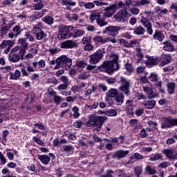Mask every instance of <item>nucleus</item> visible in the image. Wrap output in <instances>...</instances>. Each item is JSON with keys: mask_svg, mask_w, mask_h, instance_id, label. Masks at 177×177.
<instances>
[{"mask_svg": "<svg viewBox=\"0 0 177 177\" xmlns=\"http://www.w3.org/2000/svg\"><path fill=\"white\" fill-rule=\"evenodd\" d=\"M145 57L148 60L146 62L147 67H153V66H156L157 64V60L153 58V57L147 55Z\"/></svg>", "mask_w": 177, "mask_h": 177, "instance_id": "nucleus-23", "label": "nucleus"}, {"mask_svg": "<svg viewBox=\"0 0 177 177\" xmlns=\"http://www.w3.org/2000/svg\"><path fill=\"white\" fill-rule=\"evenodd\" d=\"M163 50L167 52H174V50H175L174 45H172L171 41H165L163 43Z\"/></svg>", "mask_w": 177, "mask_h": 177, "instance_id": "nucleus-21", "label": "nucleus"}, {"mask_svg": "<svg viewBox=\"0 0 177 177\" xmlns=\"http://www.w3.org/2000/svg\"><path fill=\"white\" fill-rule=\"evenodd\" d=\"M118 90L111 88L109 92L106 93L107 97H115L118 94Z\"/></svg>", "mask_w": 177, "mask_h": 177, "instance_id": "nucleus-36", "label": "nucleus"}, {"mask_svg": "<svg viewBox=\"0 0 177 177\" xmlns=\"http://www.w3.org/2000/svg\"><path fill=\"white\" fill-rule=\"evenodd\" d=\"M93 3H94V5L95 6H109V3L102 2V1H100V0H94Z\"/></svg>", "mask_w": 177, "mask_h": 177, "instance_id": "nucleus-44", "label": "nucleus"}, {"mask_svg": "<svg viewBox=\"0 0 177 177\" xmlns=\"http://www.w3.org/2000/svg\"><path fill=\"white\" fill-rule=\"evenodd\" d=\"M88 118V120L86 122V127H97L95 130L98 131L102 129L103 122L107 120L106 116H96L93 114H90Z\"/></svg>", "mask_w": 177, "mask_h": 177, "instance_id": "nucleus-3", "label": "nucleus"}, {"mask_svg": "<svg viewBox=\"0 0 177 177\" xmlns=\"http://www.w3.org/2000/svg\"><path fill=\"white\" fill-rule=\"evenodd\" d=\"M62 3L66 8H70V6H75L77 3L75 1H73V0H62Z\"/></svg>", "mask_w": 177, "mask_h": 177, "instance_id": "nucleus-38", "label": "nucleus"}, {"mask_svg": "<svg viewBox=\"0 0 177 177\" xmlns=\"http://www.w3.org/2000/svg\"><path fill=\"white\" fill-rule=\"evenodd\" d=\"M145 157L142 155H140L139 153H135L133 156L130 157L129 164H132V162H135V161H138V160H143Z\"/></svg>", "mask_w": 177, "mask_h": 177, "instance_id": "nucleus-22", "label": "nucleus"}, {"mask_svg": "<svg viewBox=\"0 0 177 177\" xmlns=\"http://www.w3.org/2000/svg\"><path fill=\"white\" fill-rule=\"evenodd\" d=\"M112 6H116L115 8V11H116L118 9H121L124 8L125 6V3H124V2L122 1H119V2H115V3L112 4Z\"/></svg>", "mask_w": 177, "mask_h": 177, "instance_id": "nucleus-51", "label": "nucleus"}, {"mask_svg": "<svg viewBox=\"0 0 177 177\" xmlns=\"http://www.w3.org/2000/svg\"><path fill=\"white\" fill-rule=\"evenodd\" d=\"M135 3L134 6H146V5H149L150 0H140V1H133Z\"/></svg>", "mask_w": 177, "mask_h": 177, "instance_id": "nucleus-34", "label": "nucleus"}, {"mask_svg": "<svg viewBox=\"0 0 177 177\" xmlns=\"http://www.w3.org/2000/svg\"><path fill=\"white\" fill-rule=\"evenodd\" d=\"M145 113V109L143 108L138 107L135 111V114L137 117H140L142 114Z\"/></svg>", "mask_w": 177, "mask_h": 177, "instance_id": "nucleus-52", "label": "nucleus"}, {"mask_svg": "<svg viewBox=\"0 0 177 177\" xmlns=\"http://www.w3.org/2000/svg\"><path fill=\"white\" fill-rule=\"evenodd\" d=\"M143 106L148 109H151L156 106V101L154 100H147L142 103Z\"/></svg>", "mask_w": 177, "mask_h": 177, "instance_id": "nucleus-25", "label": "nucleus"}, {"mask_svg": "<svg viewBox=\"0 0 177 177\" xmlns=\"http://www.w3.org/2000/svg\"><path fill=\"white\" fill-rule=\"evenodd\" d=\"M156 15V10L153 11H151V9L147 8L144 12L140 13L141 17H143V16L144 17L145 16V17H149V15Z\"/></svg>", "mask_w": 177, "mask_h": 177, "instance_id": "nucleus-35", "label": "nucleus"}, {"mask_svg": "<svg viewBox=\"0 0 177 177\" xmlns=\"http://www.w3.org/2000/svg\"><path fill=\"white\" fill-rule=\"evenodd\" d=\"M65 17L68 21H73V20L78 21V19H80V17L77 14H66Z\"/></svg>", "mask_w": 177, "mask_h": 177, "instance_id": "nucleus-28", "label": "nucleus"}, {"mask_svg": "<svg viewBox=\"0 0 177 177\" xmlns=\"http://www.w3.org/2000/svg\"><path fill=\"white\" fill-rule=\"evenodd\" d=\"M75 66L84 68L86 66V62L84 60L78 59L76 61Z\"/></svg>", "mask_w": 177, "mask_h": 177, "instance_id": "nucleus-42", "label": "nucleus"}, {"mask_svg": "<svg viewBox=\"0 0 177 177\" xmlns=\"http://www.w3.org/2000/svg\"><path fill=\"white\" fill-rule=\"evenodd\" d=\"M133 105V100H128L126 101V109H131Z\"/></svg>", "mask_w": 177, "mask_h": 177, "instance_id": "nucleus-64", "label": "nucleus"}, {"mask_svg": "<svg viewBox=\"0 0 177 177\" xmlns=\"http://www.w3.org/2000/svg\"><path fill=\"white\" fill-rule=\"evenodd\" d=\"M156 88H158V89H159L160 92H161V93H165V91L164 90V88H162V82H158L155 84Z\"/></svg>", "mask_w": 177, "mask_h": 177, "instance_id": "nucleus-56", "label": "nucleus"}, {"mask_svg": "<svg viewBox=\"0 0 177 177\" xmlns=\"http://www.w3.org/2000/svg\"><path fill=\"white\" fill-rule=\"evenodd\" d=\"M106 115H107L108 117H115L117 115V111L114 109L106 111Z\"/></svg>", "mask_w": 177, "mask_h": 177, "instance_id": "nucleus-45", "label": "nucleus"}, {"mask_svg": "<svg viewBox=\"0 0 177 177\" xmlns=\"http://www.w3.org/2000/svg\"><path fill=\"white\" fill-rule=\"evenodd\" d=\"M133 170H134V174L136 176H139L140 175V174H142V172H143V169L140 166H137L134 167Z\"/></svg>", "mask_w": 177, "mask_h": 177, "instance_id": "nucleus-50", "label": "nucleus"}, {"mask_svg": "<svg viewBox=\"0 0 177 177\" xmlns=\"http://www.w3.org/2000/svg\"><path fill=\"white\" fill-rule=\"evenodd\" d=\"M147 131H150L149 129H147V130H145V129H142V130L140 131V138H146V136H147Z\"/></svg>", "mask_w": 177, "mask_h": 177, "instance_id": "nucleus-62", "label": "nucleus"}, {"mask_svg": "<svg viewBox=\"0 0 177 177\" xmlns=\"http://www.w3.org/2000/svg\"><path fill=\"white\" fill-rule=\"evenodd\" d=\"M20 71L16 70L15 73H10V79L14 80V81H16V80H19L21 75Z\"/></svg>", "mask_w": 177, "mask_h": 177, "instance_id": "nucleus-40", "label": "nucleus"}, {"mask_svg": "<svg viewBox=\"0 0 177 177\" xmlns=\"http://www.w3.org/2000/svg\"><path fill=\"white\" fill-rule=\"evenodd\" d=\"M142 89L149 99H154L157 96V94H154L153 92V88L150 84L142 86Z\"/></svg>", "mask_w": 177, "mask_h": 177, "instance_id": "nucleus-13", "label": "nucleus"}, {"mask_svg": "<svg viewBox=\"0 0 177 177\" xmlns=\"http://www.w3.org/2000/svg\"><path fill=\"white\" fill-rule=\"evenodd\" d=\"M86 69L88 70V71H91L94 74H96V73H97L99 71V69L96 68V66H93V65H91V64H89L87 66Z\"/></svg>", "mask_w": 177, "mask_h": 177, "instance_id": "nucleus-48", "label": "nucleus"}, {"mask_svg": "<svg viewBox=\"0 0 177 177\" xmlns=\"http://www.w3.org/2000/svg\"><path fill=\"white\" fill-rule=\"evenodd\" d=\"M115 102L118 106H121L122 103H124V95L122 94V93H119L116 96H115Z\"/></svg>", "mask_w": 177, "mask_h": 177, "instance_id": "nucleus-30", "label": "nucleus"}, {"mask_svg": "<svg viewBox=\"0 0 177 177\" xmlns=\"http://www.w3.org/2000/svg\"><path fill=\"white\" fill-rule=\"evenodd\" d=\"M115 6L111 5L104 9L105 12H103V17H111L115 13Z\"/></svg>", "mask_w": 177, "mask_h": 177, "instance_id": "nucleus-15", "label": "nucleus"}, {"mask_svg": "<svg viewBox=\"0 0 177 177\" xmlns=\"http://www.w3.org/2000/svg\"><path fill=\"white\" fill-rule=\"evenodd\" d=\"M74 26H64L59 25L58 29L57 39L59 41H64V39H70V38H80L85 35V30L82 29L74 30Z\"/></svg>", "mask_w": 177, "mask_h": 177, "instance_id": "nucleus-1", "label": "nucleus"}, {"mask_svg": "<svg viewBox=\"0 0 177 177\" xmlns=\"http://www.w3.org/2000/svg\"><path fill=\"white\" fill-rule=\"evenodd\" d=\"M99 106V103L98 102H94V104L93 105H88L86 104L84 106V109H86V110H88L89 109H97V106Z\"/></svg>", "mask_w": 177, "mask_h": 177, "instance_id": "nucleus-55", "label": "nucleus"}, {"mask_svg": "<svg viewBox=\"0 0 177 177\" xmlns=\"http://www.w3.org/2000/svg\"><path fill=\"white\" fill-rule=\"evenodd\" d=\"M42 24L39 23L38 24H36L33 26V34L36 35V39L38 41H41L44 39V38L46 37V35L45 32H44V30H42Z\"/></svg>", "mask_w": 177, "mask_h": 177, "instance_id": "nucleus-6", "label": "nucleus"}, {"mask_svg": "<svg viewBox=\"0 0 177 177\" xmlns=\"http://www.w3.org/2000/svg\"><path fill=\"white\" fill-rule=\"evenodd\" d=\"M77 46V42L73 40H66L61 43V49H73Z\"/></svg>", "mask_w": 177, "mask_h": 177, "instance_id": "nucleus-14", "label": "nucleus"}, {"mask_svg": "<svg viewBox=\"0 0 177 177\" xmlns=\"http://www.w3.org/2000/svg\"><path fill=\"white\" fill-rule=\"evenodd\" d=\"M37 158L42 164H44V165H48L50 161V158L46 155H38Z\"/></svg>", "mask_w": 177, "mask_h": 177, "instance_id": "nucleus-20", "label": "nucleus"}, {"mask_svg": "<svg viewBox=\"0 0 177 177\" xmlns=\"http://www.w3.org/2000/svg\"><path fill=\"white\" fill-rule=\"evenodd\" d=\"M48 84H53V85H57V80L55 77H50L47 80Z\"/></svg>", "mask_w": 177, "mask_h": 177, "instance_id": "nucleus-58", "label": "nucleus"}, {"mask_svg": "<svg viewBox=\"0 0 177 177\" xmlns=\"http://www.w3.org/2000/svg\"><path fill=\"white\" fill-rule=\"evenodd\" d=\"M177 126V118L174 119L172 117L164 118L161 124V128L162 129H167L168 128H172V127Z\"/></svg>", "mask_w": 177, "mask_h": 177, "instance_id": "nucleus-8", "label": "nucleus"}, {"mask_svg": "<svg viewBox=\"0 0 177 177\" xmlns=\"http://www.w3.org/2000/svg\"><path fill=\"white\" fill-rule=\"evenodd\" d=\"M145 172L149 174V175H154L156 172H157V170H156V167L152 168L150 166H147L145 168Z\"/></svg>", "mask_w": 177, "mask_h": 177, "instance_id": "nucleus-41", "label": "nucleus"}, {"mask_svg": "<svg viewBox=\"0 0 177 177\" xmlns=\"http://www.w3.org/2000/svg\"><path fill=\"white\" fill-rule=\"evenodd\" d=\"M175 88H176L175 83L169 82L167 84V92H169V95H172V93H175Z\"/></svg>", "mask_w": 177, "mask_h": 177, "instance_id": "nucleus-37", "label": "nucleus"}, {"mask_svg": "<svg viewBox=\"0 0 177 177\" xmlns=\"http://www.w3.org/2000/svg\"><path fill=\"white\" fill-rule=\"evenodd\" d=\"M45 64L46 63L44 59H41L38 62H32V66L35 67V68H37V67H38V68H44L45 67Z\"/></svg>", "mask_w": 177, "mask_h": 177, "instance_id": "nucleus-29", "label": "nucleus"}, {"mask_svg": "<svg viewBox=\"0 0 177 177\" xmlns=\"http://www.w3.org/2000/svg\"><path fill=\"white\" fill-rule=\"evenodd\" d=\"M145 32L146 30L144 29L143 26H139L134 28L133 33L136 34V35H143Z\"/></svg>", "mask_w": 177, "mask_h": 177, "instance_id": "nucleus-31", "label": "nucleus"}, {"mask_svg": "<svg viewBox=\"0 0 177 177\" xmlns=\"http://www.w3.org/2000/svg\"><path fill=\"white\" fill-rule=\"evenodd\" d=\"M106 49L104 48H99L97 52L90 55L89 63L91 64H96L103 59V54L105 53Z\"/></svg>", "mask_w": 177, "mask_h": 177, "instance_id": "nucleus-5", "label": "nucleus"}, {"mask_svg": "<svg viewBox=\"0 0 177 177\" xmlns=\"http://www.w3.org/2000/svg\"><path fill=\"white\" fill-rule=\"evenodd\" d=\"M45 6L43 3H37L32 6V10H41Z\"/></svg>", "mask_w": 177, "mask_h": 177, "instance_id": "nucleus-43", "label": "nucleus"}, {"mask_svg": "<svg viewBox=\"0 0 177 177\" xmlns=\"http://www.w3.org/2000/svg\"><path fill=\"white\" fill-rule=\"evenodd\" d=\"M21 34V28L19 26H16L8 34L9 38L12 39L14 37H17Z\"/></svg>", "mask_w": 177, "mask_h": 177, "instance_id": "nucleus-18", "label": "nucleus"}, {"mask_svg": "<svg viewBox=\"0 0 177 177\" xmlns=\"http://www.w3.org/2000/svg\"><path fill=\"white\" fill-rule=\"evenodd\" d=\"M21 57V55H17V54H14L12 55L9 56V60L10 62H12L13 63H16V62H19L20 60V58Z\"/></svg>", "mask_w": 177, "mask_h": 177, "instance_id": "nucleus-39", "label": "nucleus"}, {"mask_svg": "<svg viewBox=\"0 0 177 177\" xmlns=\"http://www.w3.org/2000/svg\"><path fill=\"white\" fill-rule=\"evenodd\" d=\"M73 64V60L66 55H62L56 59V66L54 70H59L60 67H66V70L70 68Z\"/></svg>", "mask_w": 177, "mask_h": 177, "instance_id": "nucleus-4", "label": "nucleus"}, {"mask_svg": "<svg viewBox=\"0 0 177 177\" xmlns=\"http://www.w3.org/2000/svg\"><path fill=\"white\" fill-rule=\"evenodd\" d=\"M165 37L164 36V33L160 30H156L155 33L153 35V39L159 41L160 42H162Z\"/></svg>", "mask_w": 177, "mask_h": 177, "instance_id": "nucleus-19", "label": "nucleus"}, {"mask_svg": "<svg viewBox=\"0 0 177 177\" xmlns=\"http://www.w3.org/2000/svg\"><path fill=\"white\" fill-rule=\"evenodd\" d=\"M141 24L147 28V32L151 35L153 34V29L151 28V23L149 21V17L142 16L141 19Z\"/></svg>", "mask_w": 177, "mask_h": 177, "instance_id": "nucleus-12", "label": "nucleus"}, {"mask_svg": "<svg viewBox=\"0 0 177 177\" xmlns=\"http://www.w3.org/2000/svg\"><path fill=\"white\" fill-rule=\"evenodd\" d=\"M93 41L95 42V44H106V42H111L112 44H115L117 42V40H115L113 37H103L102 36L95 35L93 38Z\"/></svg>", "mask_w": 177, "mask_h": 177, "instance_id": "nucleus-10", "label": "nucleus"}, {"mask_svg": "<svg viewBox=\"0 0 177 177\" xmlns=\"http://www.w3.org/2000/svg\"><path fill=\"white\" fill-rule=\"evenodd\" d=\"M13 42L10 40H4L0 44V50L2 51L3 49H6L7 46H12Z\"/></svg>", "mask_w": 177, "mask_h": 177, "instance_id": "nucleus-32", "label": "nucleus"}, {"mask_svg": "<svg viewBox=\"0 0 177 177\" xmlns=\"http://www.w3.org/2000/svg\"><path fill=\"white\" fill-rule=\"evenodd\" d=\"M149 79L151 82H157V81H158V75L156 73H151L149 76Z\"/></svg>", "mask_w": 177, "mask_h": 177, "instance_id": "nucleus-46", "label": "nucleus"}, {"mask_svg": "<svg viewBox=\"0 0 177 177\" xmlns=\"http://www.w3.org/2000/svg\"><path fill=\"white\" fill-rule=\"evenodd\" d=\"M129 153V151L118 150L112 153V158H117V160H120V158H124L125 156H127Z\"/></svg>", "mask_w": 177, "mask_h": 177, "instance_id": "nucleus-17", "label": "nucleus"}, {"mask_svg": "<svg viewBox=\"0 0 177 177\" xmlns=\"http://www.w3.org/2000/svg\"><path fill=\"white\" fill-rule=\"evenodd\" d=\"M111 61L104 62L99 66L100 71H106V73H113L118 70V55L113 54L111 56Z\"/></svg>", "mask_w": 177, "mask_h": 177, "instance_id": "nucleus-2", "label": "nucleus"}, {"mask_svg": "<svg viewBox=\"0 0 177 177\" xmlns=\"http://www.w3.org/2000/svg\"><path fill=\"white\" fill-rule=\"evenodd\" d=\"M136 56H137L138 60H142L144 55L143 53H142V50H140V48H136Z\"/></svg>", "mask_w": 177, "mask_h": 177, "instance_id": "nucleus-47", "label": "nucleus"}, {"mask_svg": "<svg viewBox=\"0 0 177 177\" xmlns=\"http://www.w3.org/2000/svg\"><path fill=\"white\" fill-rule=\"evenodd\" d=\"M154 9H155V15L156 13H158L160 16H162V15H167V13H168V9L167 8H162L160 6H156Z\"/></svg>", "mask_w": 177, "mask_h": 177, "instance_id": "nucleus-27", "label": "nucleus"}, {"mask_svg": "<svg viewBox=\"0 0 177 177\" xmlns=\"http://www.w3.org/2000/svg\"><path fill=\"white\" fill-rule=\"evenodd\" d=\"M164 154H165L167 158L169 160H176L177 159V153L174 149H167L163 151Z\"/></svg>", "mask_w": 177, "mask_h": 177, "instance_id": "nucleus-16", "label": "nucleus"}, {"mask_svg": "<svg viewBox=\"0 0 177 177\" xmlns=\"http://www.w3.org/2000/svg\"><path fill=\"white\" fill-rule=\"evenodd\" d=\"M129 13L127 10H120L116 15H114V19L115 21L124 22L127 20V16Z\"/></svg>", "mask_w": 177, "mask_h": 177, "instance_id": "nucleus-11", "label": "nucleus"}, {"mask_svg": "<svg viewBox=\"0 0 177 177\" xmlns=\"http://www.w3.org/2000/svg\"><path fill=\"white\" fill-rule=\"evenodd\" d=\"M27 48H28V43H27V41L21 46L19 53H20L21 60H24V55L26 54V49H27Z\"/></svg>", "mask_w": 177, "mask_h": 177, "instance_id": "nucleus-24", "label": "nucleus"}, {"mask_svg": "<svg viewBox=\"0 0 177 177\" xmlns=\"http://www.w3.org/2000/svg\"><path fill=\"white\" fill-rule=\"evenodd\" d=\"M97 24H98L100 27H104V26H107V21H104L103 19L100 18L97 21Z\"/></svg>", "mask_w": 177, "mask_h": 177, "instance_id": "nucleus-57", "label": "nucleus"}, {"mask_svg": "<svg viewBox=\"0 0 177 177\" xmlns=\"http://www.w3.org/2000/svg\"><path fill=\"white\" fill-rule=\"evenodd\" d=\"M120 83L121 86H120L119 90L121 91V92H123L124 95H127V96H129V86H131V82H129L125 77H121Z\"/></svg>", "mask_w": 177, "mask_h": 177, "instance_id": "nucleus-9", "label": "nucleus"}, {"mask_svg": "<svg viewBox=\"0 0 177 177\" xmlns=\"http://www.w3.org/2000/svg\"><path fill=\"white\" fill-rule=\"evenodd\" d=\"M129 12H131V15H133V16H137V15H139V8L136 7H133L129 9Z\"/></svg>", "mask_w": 177, "mask_h": 177, "instance_id": "nucleus-49", "label": "nucleus"}, {"mask_svg": "<svg viewBox=\"0 0 177 177\" xmlns=\"http://www.w3.org/2000/svg\"><path fill=\"white\" fill-rule=\"evenodd\" d=\"M121 30H122L121 26H110L106 27L105 29L103 30L102 33L108 34L110 37H117L118 32L121 31Z\"/></svg>", "mask_w": 177, "mask_h": 177, "instance_id": "nucleus-7", "label": "nucleus"}, {"mask_svg": "<svg viewBox=\"0 0 177 177\" xmlns=\"http://www.w3.org/2000/svg\"><path fill=\"white\" fill-rule=\"evenodd\" d=\"M100 19V12L96 11H93L91 15H90L89 19L92 23L96 20L97 21Z\"/></svg>", "mask_w": 177, "mask_h": 177, "instance_id": "nucleus-26", "label": "nucleus"}, {"mask_svg": "<svg viewBox=\"0 0 177 177\" xmlns=\"http://www.w3.org/2000/svg\"><path fill=\"white\" fill-rule=\"evenodd\" d=\"M144 71H145V66H140L137 67L136 71L137 74H142V73H144Z\"/></svg>", "mask_w": 177, "mask_h": 177, "instance_id": "nucleus-63", "label": "nucleus"}, {"mask_svg": "<svg viewBox=\"0 0 177 177\" xmlns=\"http://www.w3.org/2000/svg\"><path fill=\"white\" fill-rule=\"evenodd\" d=\"M162 156L160 153H156L155 154L154 156H152L150 158V161H157L158 160H162Z\"/></svg>", "mask_w": 177, "mask_h": 177, "instance_id": "nucleus-54", "label": "nucleus"}, {"mask_svg": "<svg viewBox=\"0 0 177 177\" xmlns=\"http://www.w3.org/2000/svg\"><path fill=\"white\" fill-rule=\"evenodd\" d=\"M53 97H54L53 100L55 104L57 105L60 104V102H62V97L57 95L56 94Z\"/></svg>", "mask_w": 177, "mask_h": 177, "instance_id": "nucleus-61", "label": "nucleus"}, {"mask_svg": "<svg viewBox=\"0 0 177 177\" xmlns=\"http://www.w3.org/2000/svg\"><path fill=\"white\" fill-rule=\"evenodd\" d=\"M68 87V84L64 83V84H59L57 87V91H66V89H67Z\"/></svg>", "mask_w": 177, "mask_h": 177, "instance_id": "nucleus-60", "label": "nucleus"}, {"mask_svg": "<svg viewBox=\"0 0 177 177\" xmlns=\"http://www.w3.org/2000/svg\"><path fill=\"white\" fill-rule=\"evenodd\" d=\"M41 20L44 21V23H46V24L52 26L55 19L52 16L46 15V17H43Z\"/></svg>", "mask_w": 177, "mask_h": 177, "instance_id": "nucleus-33", "label": "nucleus"}, {"mask_svg": "<svg viewBox=\"0 0 177 177\" xmlns=\"http://www.w3.org/2000/svg\"><path fill=\"white\" fill-rule=\"evenodd\" d=\"M89 77V73L87 72H83L80 75H79L78 78L79 80H88V77Z\"/></svg>", "mask_w": 177, "mask_h": 177, "instance_id": "nucleus-53", "label": "nucleus"}, {"mask_svg": "<svg viewBox=\"0 0 177 177\" xmlns=\"http://www.w3.org/2000/svg\"><path fill=\"white\" fill-rule=\"evenodd\" d=\"M85 9H87L88 10H91L92 9H95V4L93 3V2H88L86 3V7Z\"/></svg>", "mask_w": 177, "mask_h": 177, "instance_id": "nucleus-59", "label": "nucleus"}]
</instances>
